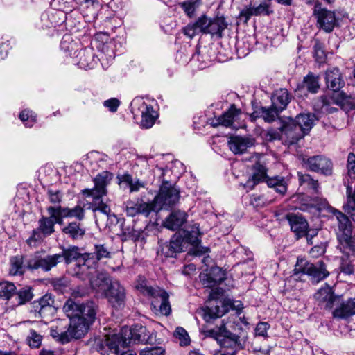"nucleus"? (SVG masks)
Masks as SVG:
<instances>
[{"instance_id":"obj_1","label":"nucleus","mask_w":355,"mask_h":355,"mask_svg":"<svg viewBox=\"0 0 355 355\" xmlns=\"http://www.w3.org/2000/svg\"><path fill=\"white\" fill-rule=\"evenodd\" d=\"M63 311L70 319V322L77 329L76 336H83L89 326L96 319V305L93 302L77 303L71 299L66 301L63 306Z\"/></svg>"},{"instance_id":"obj_2","label":"nucleus","mask_w":355,"mask_h":355,"mask_svg":"<svg viewBox=\"0 0 355 355\" xmlns=\"http://www.w3.org/2000/svg\"><path fill=\"white\" fill-rule=\"evenodd\" d=\"M150 336L146 327L135 324L132 328L123 327L120 332L107 336L105 344L114 353L118 354L132 342L134 343H148Z\"/></svg>"},{"instance_id":"obj_3","label":"nucleus","mask_w":355,"mask_h":355,"mask_svg":"<svg viewBox=\"0 0 355 355\" xmlns=\"http://www.w3.org/2000/svg\"><path fill=\"white\" fill-rule=\"evenodd\" d=\"M135 287L141 294L151 298L150 309L155 315L168 316L171 314L169 295L165 290L148 285L146 279L141 275L138 276Z\"/></svg>"},{"instance_id":"obj_4","label":"nucleus","mask_w":355,"mask_h":355,"mask_svg":"<svg viewBox=\"0 0 355 355\" xmlns=\"http://www.w3.org/2000/svg\"><path fill=\"white\" fill-rule=\"evenodd\" d=\"M169 172L170 171L168 168L158 166L154 169L155 174L157 175L162 181L159 192L154 199L155 203L159 206V209L173 206L178 202L180 198V191L164 178Z\"/></svg>"},{"instance_id":"obj_5","label":"nucleus","mask_w":355,"mask_h":355,"mask_svg":"<svg viewBox=\"0 0 355 355\" xmlns=\"http://www.w3.org/2000/svg\"><path fill=\"white\" fill-rule=\"evenodd\" d=\"M112 252L105 244H95L92 252H85L83 254V263L78 264L76 275L79 278H84V272L86 269L94 270L98 266V262L104 259H110Z\"/></svg>"},{"instance_id":"obj_6","label":"nucleus","mask_w":355,"mask_h":355,"mask_svg":"<svg viewBox=\"0 0 355 355\" xmlns=\"http://www.w3.org/2000/svg\"><path fill=\"white\" fill-rule=\"evenodd\" d=\"M227 322L223 320L220 327L206 331L207 337L213 338L220 345L221 348L229 349L228 352L237 351L243 348L241 343L239 336L232 333L227 327Z\"/></svg>"},{"instance_id":"obj_7","label":"nucleus","mask_w":355,"mask_h":355,"mask_svg":"<svg viewBox=\"0 0 355 355\" xmlns=\"http://www.w3.org/2000/svg\"><path fill=\"white\" fill-rule=\"evenodd\" d=\"M131 111L135 118L141 116L140 126L142 128H151L158 117V114L153 107L146 103L142 98H136L132 101Z\"/></svg>"},{"instance_id":"obj_8","label":"nucleus","mask_w":355,"mask_h":355,"mask_svg":"<svg viewBox=\"0 0 355 355\" xmlns=\"http://www.w3.org/2000/svg\"><path fill=\"white\" fill-rule=\"evenodd\" d=\"M299 273L309 275L312 282L316 283L324 279L329 275L323 261L311 263L303 260H298L294 269L295 275Z\"/></svg>"},{"instance_id":"obj_9","label":"nucleus","mask_w":355,"mask_h":355,"mask_svg":"<svg viewBox=\"0 0 355 355\" xmlns=\"http://www.w3.org/2000/svg\"><path fill=\"white\" fill-rule=\"evenodd\" d=\"M112 174L103 171L98 174L94 179V187L92 189H85L82 191L83 195L92 197L93 200H98L107 194V186L112 179Z\"/></svg>"},{"instance_id":"obj_10","label":"nucleus","mask_w":355,"mask_h":355,"mask_svg":"<svg viewBox=\"0 0 355 355\" xmlns=\"http://www.w3.org/2000/svg\"><path fill=\"white\" fill-rule=\"evenodd\" d=\"M261 155L256 153L251 157V159L255 162L252 166V173L245 183L243 184L247 191L253 189L256 185L265 181L268 176V170L264 163L261 162Z\"/></svg>"},{"instance_id":"obj_11","label":"nucleus","mask_w":355,"mask_h":355,"mask_svg":"<svg viewBox=\"0 0 355 355\" xmlns=\"http://www.w3.org/2000/svg\"><path fill=\"white\" fill-rule=\"evenodd\" d=\"M81 279H88L92 289H93L96 293L102 295L107 291L109 286L112 282L111 279L105 273L101 272L96 269H94V270L86 269L84 272V278Z\"/></svg>"},{"instance_id":"obj_12","label":"nucleus","mask_w":355,"mask_h":355,"mask_svg":"<svg viewBox=\"0 0 355 355\" xmlns=\"http://www.w3.org/2000/svg\"><path fill=\"white\" fill-rule=\"evenodd\" d=\"M303 163L311 171L326 176L332 174L333 164L329 158L324 155H314L303 158Z\"/></svg>"},{"instance_id":"obj_13","label":"nucleus","mask_w":355,"mask_h":355,"mask_svg":"<svg viewBox=\"0 0 355 355\" xmlns=\"http://www.w3.org/2000/svg\"><path fill=\"white\" fill-rule=\"evenodd\" d=\"M60 262H62V257L59 254L45 256L35 255L28 260V268L31 270L41 269L44 272H48Z\"/></svg>"},{"instance_id":"obj_14","label":"nucleus","mask_w":355,"mask_h":355,"mask_svg":"<svg viewBox=\"0 0 355 355\" xmlns=\"http://www.w3.org/2000/svg\"><path fill=\"white\" fill-rule=\"evenodd\" d=\"M271 0H267L261 2L258 6H245L239 12V19L243 20L244 23H247L252 16L266 15L268 16L274 12Z\"/></svg>"},{"instance_id":"obj_15","label":"nucleus","mask_w":355,"mask_h":355,"mask_svg":"<svg viewBox=\"0 0 355 355\" xmlns=\"http://www.w3.org/2000/svg\"><path fill=\"white\" fill-rule=\"evenodd\" d=\"M313 15L321 28L328 33L333 31L336 22L334 12L322 8L321 4L317 3L314 6Z\"/></svg>"},{"instance_id":"obj_16","label":"nucleus","mask_w":355,"mask_h":355,"mask_svg":"<svg viewBox=\"0 0 355 355\" xmlns=\"http://www.w3.org/2000/svg\"><path fill=\"white\" fill-rule=\"evenodd\" d=\"M282 134H283L284 141L288 145H293L304 137V134L297 125L295 121L289 119L287 121H284L280 126Z\"/></svg>"},{"instance_id":"obj_17","label":"nucleus","mask_w":355,"mask_h":355,"mask_svg":"<svg viewBox=\"0 0 355 355\" xmlns=\"http://www.w3.org/2000/svg\"><path fill=\"white\" fill-rule=\"evenodd\" d=\"M320 100L327 104L334 103L339 106L345 112L355 109V99L343 92H335L331 96H322Z\"/></svg>"},{"instance_id":"obj_18","label":"nucleus","mask_w":355,"mask_h":355,"mask_svg":"<svg viewBox=\"0 0 355 355\" xmlns=\"http://www.w3.org/2000/svg\"><path fill=\"white\" fill-rule=\"evenodd\" d=\"M185 244L183 236L180 233H176L171 237L168 243H166L160 245V250L158 252L164 254L166 257H173L177 253L183 251Z\"/></svg>"},{"instance_id":"obj_19","label":"nucleus","mask_w":355,"mask_h":355,"mask_svg":"<svg viewBox=\"0 0 355 355\" xmlns=\"http://www.w3.org/2000/svg\"><path fill=\"white\" fill-rule=\"evenodd\" d=\"M112 306L119 308L123 304L125 294L124 288L118 281L112 282L107 291L103 293Z\"/></svg>"},{"instance_id":"obj_20","label":"nucleus","mask_w":355,"mask_h":355,"mask_svg":"<svg viewBox=\"0 0 355 355\" xmlns=\"http://www.w3.org/2000/svg\"><path fill=\"white\" fill-rule=\"evenodd\" d=\"M328 210L337 220L338 227V237L339 240L345 236H347L349 234H352V224L348 216L332 207H329Z\"/></svg>"},{"instance_id":"obj_21","label":"nucleus","mask_w":355,"mask_h":355,"mask_svg":"<svg viewBox=\"0 0 355 355\" xmlns=\"http://www.w3.org/2000/svg\"><path fill=\"white\" fill-rule=\"evenodd\" d=\"M286 218L289 223L291 230L296 234L297 238L304 236H309L307 234L309 224L302 216L291 213L286 216ZM307 241L309 243L310 242L309 237H307Z\"/></svg>"},{"instance_id":"obj_22","label":"nucleus","mask_w":355,"mask_h":355,"mask_svg":"<svg viewBox=\"0 0 355 355\" xmlns=\"http://www.w3.org/2000/svg\"><path fill=\"white\" fill-rule=\"evenodd\" d=\"M241 113L240 109L236 108L234 105H231L230 108L216 119L217 122L213 125H221L237 129L238 126L235 123L239 120Z\"/></svg>"},{"instance_id":"obj_23","label":"nucleus","mask_w":355,"mask_h":355,"mask_svg":"<svg viewBox=\"0 0 355 355\" xmlns=\"http://www.w3.org/2000/svg\"><path fill=\"white\" fill-rule=\"evenodd\" d=\"M200 277L205 287L212 288L225 279V273L220 267L214 266L210 268L208 273L201 274Z\"/></svg>"},{"instance_id":"obj_24","label":"nucleus","mask_w":355,"mask_h":355,"mask_svg":"<svg viewBox=\"0 0 355 355\" xmlns=\"http://www.w3.org/2000/svg\"><path fill=\"white\" fill-rule=\"evenodd\" d=\"M153 210L154 207L152 204L141 200H129L125 204V211L128 216L133 217L137 214L148 216Z\"/></svg>"},{"instance_id":"obj_25","label":"nucleus","mask_w":355,"mask_h":355,"mask_svg":"<svg viewBox=\"0 0 355 355\" xmlns=\"http://www.w3.org/2000/svg\"><path fill=\"white\" fill-rule=\"evenodd\" d=\"M38 227L34 230L31 236V239L38 241L42 239L41 234L43 236H49L54 232L55 222L49 217L42 216L38 221Z\"/></svg>"},{"instance_id":"obj_26","label":"nucleus","mask_w":355,"mask_h":355,"mask_svg":"<svg viewBox=\"0 0 355 355\" xmlns=\"http://www.w3.org/2000/svg\"><path fill=\"white\" fill-rule=\"evenodd\" d=\"M72 62L73 64L85 70L93 69L96 64L92 51L86 49L80 50L76 57L73 58Z\"/></svg>"},{"instance_id":"obj_27","label":"nucleus","mask_w":355,"mask_h":355,"mask_svg":"<svg viewBox=\"0 0 355 355\" xmlns=\"http://www.w3.org/2000/svg\"><path fill=\"white\" fill-rule=\"evenodd\" d=\"M187 214L180 210L173 211L163 223L164 227L171 230H177L187 221Z\"/></svg>"},{"instance_id":"obj_28","label":"nucleus","mask_w":355,"mask_h":355,"mask_svg":"<svg viewBox=\"0 0 355 355\" xmlns=\"http://www.w3.org/2000/svg\"><path fill=\"white\" fill-rule=\"evenodd\" d=\"M254 144V139L242 137H232L228 141V146L234 154H243Z\"/></svg>"},{"instance_id":"obj_29","label":"nucleus","mask_w":355,"mask_h":355,"mask_svg":"<svg viewBox=\"0 0 355 355\" xmlns=\"http://www.w3.org/2000/svg\"><path fill=\"white\" fill-rule=\"evenodd\" d=\"M326 84L332 91L338 92L345 85L341 74L338 68L329 69L326 72Z\"/></svg>"},{"instance_id":"obj_30","label":"nucleus","mask_w":355,"mask_h":355,"mask_svg":"<svg viewBox=\"0 0 355 355\" xmlns=\"http://www.w3.org/2000/svg\"><path fill=\"white\" fill-rule=\"evenodd\" d=\"M73 326V324L70 322L67 331H61L58 328L55 329L52 328L51 330V336L62 343H67L73 338L78 339L81 338L82 336H76V335H75V334H76L77 329Z\"/></svg>"},{"instance_id":"obj_31","label":"nucleus","mask_w":355,"mask_h":355,"mask_svg":"<svg viewBox=\"0 0 355 355\" xmlns=\"http://www.w3.org/2000/svg\"><path fill=\"white\" fill-rule=\"evenodd\" d=\"M34 304L40 316L43 318L54 310V298L51 294H46L37 302H35Z\"/></svg>"},{"instance_id":"obj_32","label":"nucleus","mask_w":355,"mask_h":355,"mask_svg":"<svg viewBox=\"0 0 355 355\" xmlns=\"http://www.w3.org/2000/svg\"><path fill=\"white\" fill-rule=\"evenodd\" d=\"M291 100V96L286 89L276 91L271 97L272 105L277 111H283L287 107Z\"/></svg>"},{"instance_id":"obj_33","label":"nucleus","mask_w":355,"mask_h":355,"mask_svg":"<svg viewBox=\"0 0 355 355\" xmlns=\"http://www.w3.org/2000/svg\"><path fill=\"white\" fill-rule=\"evenodd\" d=\"M60 48L61 50L65 53L67 56H69L72 58L76 57L80 50H82L80 44L77 42H74L69 35H64L60 43Z\"/></svg>"},{"instance_id":"obj_34","label":"nucleus","mask_w":355,"mask_h":355,"mask_svg":"<svg viewBox=\"0 0 355 355\" xmlns=\"http://www.w3.org/2000/svg\"><path fill=\"white\" fill-rule=\"evenodd\" d=\"M294 120L295 121L297 125L305 135L309 132L314 125L316 118L313 114L302 113L298 114Z\"/></svg>"},{"instance_id":"obj_35","label":"nucleus","mask_w":355,"mask_h":355,"mask_svg":"<svg viewBox=\"0 0 355 355\" xmlns=\"http://www.w3.org/2000/svg\"><path fill=\"white\" fill-rule=\"evenodd\" d=\"M314 297L320 303H325L326 309H331L335 300L332 289L327 285L319 289Z\"/></svg>"},{"instance_id":"obj_36","label":"nucleus","mask_w":355,"mask_h":355,"mask_svg":"<svg viewBox=\"0 0 355 355\" xmlns=\"http://www.w3.org/2000/svg\"><path fill=\"white\" fill-rule=\"evenodd\" d=\"M355 314V299L349 300L333 312L334 318H346Z\"/></svg>"},{"instance_id":"obj_37","label":"nucleus","mask_w":355,"mask_h":355,"mask_svg":"<svg viewBox=\"0 0 355 355\" xmlns=\"http://www.w3.org/2000/svg\"><path fill=\"white\" fill-rule=\"evenodd\" d=\"M62 232L73 239H79L85 235V229L80 223L71 222L62 229Z\"/></svg>"},{"instance_id":"obj_38","label":"nucleus","mask_w":355,"mask_h":355,"mask_svg":"<svg viewBox=\"0 0 355 355\" xmlns=\"http://www.w3.org/2000/svg\"><path fill=\"white\" fill-rule=\"evenodd\" d=\"M265 182L269 187L274 188L276 192L281 195H284L287 191V182L284 177L275 176L270 178L267 176Z\"/></svg>"},{"instance_id":"obj_39","label":"nucleus","mask_w":355,"mask_h":355,"mask_svg":"<svg viewBox=\"0 0 355 355\" xmlns=\"http://www.w3.org/2000/svg\"><path fill=\"white\" fill-rule=\"evenodd\" d=\"M183 238L185 243H189L195 248H198L200 243V232L199 226L195 224L191 227L190 230L184 231Z\"/></svg>"},{"instance_id":"obj_40","label":"nucleus","mask_w":355,"mask_h":355,"mask_svg":"<svg viewBox=\"0 0 355 355\" xmlns=\"http://www.w3.org/2000/svg\"><path fill=\"white\" fill-rule=\"evenodd\" d=\"M227 24L223 17H216L211 19L209 30H207V34L218 35L222 36V32L227 28Z\"/></svg>"},{"instance_id":"obj_41","label":"nucleus","mask_w":355,"mask_h":355,"mask_svg":"<svg viewBox=\"0 0 355 355\" xmlns=\"http://www.w3.org/2000/svg\"><path fill=\"white\" fill-rule=\"evenodd\" d=\"M79 248L76 246H71L68 248L62 250V252L59 254L62 257V261L64 260L66 263H69L71 261L80 259L83 261V254Z\"/></svg>"},{"instance_id":"obj_42","label":"nucleus","mask_w":355,"mask_h":355,"mask_svg":"<svg viewBox=\"0 0 355 355\" xmlns=\"http://www.w3.org/2000/svg\"><path fill=\"white\" fill-rule=\"evenodd\" d=\"M303 87L311 93L318 92L320 88L319 77L314 76L313 73H309L304 78Z\"/></svg>"},{"instance_id":"obj_43","label":"nucleus","mask_w":355,"mask_h":355,"mask_svg":"<svg viewBox=\"0 0 355 355\" xmlns=\"http://www.w3.org/2000/svg\"><path fill=\"white\" fill-rule=\"evenodd\" d=\"M297 177L300 185H306L309 189H313L315 193L318 192V182L313 179L309 174H304L301 172H297Z\"/></svg>"},{"instance_id":"obj_44","label":"nucleus","mask_w":355,"mask_h":355,"mask_svg":"<svg viewBox=\"0 0 355 355\" xmlns=\"http://www.w3.org/2000/svg\"><path fill=\"white\" fill-rule=\"evenodd\" d=\"M16 292V286L8 281L0 282V297L4 300L10 299Z\"/></svg>"},{"instance_id":"obj_45","label":"nucleus","mask_w":355,"mask_h":355,"mask_svg":"<svg viewBox=\"0 0 355 355\" xmlns=\"http://www.w3.org/2000/svg\"><path fill=\"white\" fill-rule=\"evenodd\" d=\"M9 274L12 276L21 275L24 272L23 260L21 257H12L10 259Z\"/></svg>"},{"instance_id":"obj_46","label":"nucleus","mask_w":355,"mask_h":355,"mask_svg":"<svg viewBox=\"0 0 355 355\" xmlns=\"http://www.w3.org/2000/svg\"><path fill=\"white\" fill-rule=\"evenodd\" d=\"M261 118L268 123H271L275 121L278 117L280 111H277L275 107L271 105L270 107H261Z\"/></svg>"},{"instance_id":"obj_47","label":"nucleus","mask_w":355,"mask_h":355,"mask_svg":"<svg viewBox=\"0 0 355 355\" xmlns=\"http://www.w3.org/2000/svg\"><path fill=\"white\" fill-rule=\"evenodd\" d=\"M18 304H24L32 300L33 295L31 287H24L16 293Z\"/></svg>"},{"instance_id":"obj_48","label":"nucleus","mask_w":355,"mask_h":355,"mask_svg":"<svg viewBox=\"0 0 355 355\" xmlns=\"http://www.w3.org/2000/svg\"><path fill=\"white\" fill-rule=\"evenodd\" d=\"M174 336L177 339L179 340L180 346H188L191 343L190 337L187 331L183 327H177L174 332Z\"/></svg>"},{"instance_id":"obj_49","label":"nucleus","mask_w":355,"mask_h":355,"mask_svg":"<svg viewBox=\"0 0 355 355\" xmlns=\"http://www.w3.org/2000/svg\"><path fill=\"white\" fill-rule=\"evenodd\" d=\"M19 119L28 128L33 127L36 122V116L33 115L32 111L28 110H23L19 114Z\"/></svg>"},{"instance_id":"obj_50","label":"nucleus","mask_w":355,"mask_h":355,"mask_svg":"<svg viewBox=\"0 0 355 355\" xmlns=\"http://www.w3.org/2000/svg\"><path fill=\"white\" fill-rule=\"evenodd\" d=\"M272 202V200L267 199L264 195L254 194L250 199V204L255 207H263Z\"/></svg>"},{"instance_id":"obj_51","label":"nucleus","mask_w":355,"mask_h":355,"mask_svg":"<svg viewBox=\"0 0 355 355\" xmlns=\"http://www.w3.org/2000/svg\"><path fill=\"white\" fill-rule=\"evenodd\" d=\"M211 19L205 15L198 17L195 23L200 32L207 34V30L209 28Z\"/></svg>"},{"instance_id":"obj_52","label":"nucleus","mask_w":355,"mask_h":355,"mask_svg":"<svg viewBox=\"0 0 355 355\" xmlns=\"http://www.w3.org/2000/svg\"><path fill=\"white\" fill-rule=\"evenodd\" d=\"M27 342L30 347L37 348L40 346L42 342V336L38 334L35 330L31 329L30 334L27 338Z\"/></svg>"},{"instance_id":"obj_53","label":"nucleus","mask_w":355,"mask_h":355,"mask_svg":"<svg viewBox=\"0 0 355 355\" xmlns=\"http://www.w3.org/2000/svg\"><path fill=\"white\" fill-rule=\"evenodd\" d=\"M314 56L318 62H322L326 58L323 44L318 40H315L314 46Z\"/></svg>"},{"instance_id":"obj_54","label":"nucleus","mask_w":355,"mask_h":355,"mask_svg":"<svg viewBox=\"0 0 355 355\" xmlns=\"http://www.w3.org/2000/svg\"><path fill=\"white\" fill-rule=\"evenodd\" d=\"M51 285L57 292L62 293L68 287V282L65 278H57L51 281Z\"/></svg>"},{"instance_id":"obj_55","label":"nucleus","mask_w":355,"mask_h":355,"mask_svg":"<svg viewBox=\"0 0 355 355\" xmlns=\"http://www.w3.org/2000/svg\"><path fill=\"white\" fill-rule=\"evenodd\" d=\"M266 139L268 141L275 140H284L283 134H282L280 127L278 129L269 128L266 134Z\"/></svg>"},{"instance_id":"obj_56","label":"nucleus","mask_w":355,"mask_h":355,"mask_svg":"<svg viewBox=\"0 0 355 355\" xmlns=\"http://www.w3.org/2000/svg\"><path fill=\"white\" fill-rule=\"evenodd\" d=\"M340 241L346 249H348L354 254L355 253V234L354 236L349 234L347 236L340 239Z\"/></svg>"},{"instance_id":"obj_57","label":"nucleus","mask_w":355,"mask_h":355,"mask_svg":"<svg viewBox=\"0 0 355 355\" xmlns=\"http://www.w3.org/2000/svg\"><path fill=\"white\" fill-rule=\"evenodd\" d=\"M146 233L141 230L132 229V231L129 232V237L132 240L140 242L141 243H146Z\"/></svg>"},{"instance_id":"obj_58","label":"nucleus","mask_w":355,"mask_h":355,"mask_svg":"<svg viewBox=\"0 0 355 355\" xmlns=\"http://www.w3.org/2000/svg\"><path fill=\"white\" fill-rule=\"evenodd\" d=\"M197 1L194 0H189L185 1L180 3L181 8L183 9L184 12L189 16L191 17L195 12L196 10V3Z\"/></svg>"},{"instance_id":"obj_59","label":"nucleus","mask_w":355,"mask_h":355,"mask_svg":"<svg viewBox=\"0 0 355 355\" xmlns=\"http://www.w3.org/2000/svg\"><path fill=\"white\" fill-rule=\"evenodd\" d=\"M93 201L94 205H96V207L94 209V211H98L107 216L110 215L111 209L107 205L103 202L101 198H100L98 200H93Z\"/></svg>"},{"instance_id":"obj_60","label":"nucleus","mask_w":355,"mask_h":355,"mask_svg":"<svg viewBox=\"0 0 355 355\" xmlns=\"http://www.w3.org/2000/svg\"><path fill=\"white\" fill-rule=\"evenodd\" d=\"M165 350L161 347H146L141 350L140 355H164Z\"/></svg>"},{"instance_id":"obj_61","label":"nucleus","mask_w":355,"mask_h":355,"mask_svg":"<svg viewBox=\"0 0 355 355\" xmlns=\"http://www.w3.org/2000/svg\"><path fill=\"white\" fill-rule=\"evenodd\" d=\"M269 328L270 324L268 322H259L255 328L256 336L266 337L268 336L267 332Z\"/></svg>"},{"instance_id":"obj_62","label":"nucleus","mask_w":355,"mask_h":355,"mask_svg":"<svg viewBox=\"0 0 355 355\" xmlns=\"http://www.w3.org/2000/svg\"><path fill=\"white\" fill-rule=\"evenodd\" d=\"M348 175L351 178H355V155L350 153L347 157Z\"/></svg>"},{"instance_id":"obj_63","label":"nucleus","mask_w":355,"mask_h":355,"mask_svg":"<svg viewBox=\"0 0 355 355\" xmlns=\"http://www.w3.org/2000/svg\"><path fill=\"white\" fill-rule=\"evenodd\" d=\"M220 315L219 307L216 306L214 310L211 308L207 309L204 315V318L207 322H209L210 320L220 317Z\"/></svg>"},{"instance_id":"obj_64","label":"nucleus","mask_w":355,"mask_h":355,"mask_svg":"<svg viewBox=\"0 0 355 355\" xmlns=\"http://www.w3.org/2000/svg\"><path fill=\"white\" fill-rule=\"evenodd\" d=\"M85 211L80 205H76L73 208H70V218H76L81 220L84 218Z\"/></svg>"}]
</instances>
